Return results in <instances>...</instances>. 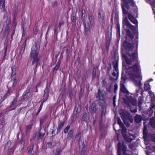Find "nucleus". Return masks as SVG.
<instances>
[{
    "mask_svg": "<svg viewBox=\"0 0 155 155\" xmlns=\"http://www.w3.org/2000/svg\"><path fill=\"white\" fill-rule=\"evenodd\" d=\"M126 40L123 43L122 49H124L128 57L123 53H122V56L127 64L131 65L133 63L135 64V63H138L137 49L135 50L134 49V42H136L138 44L137 37L134 39V34L129 29H126Z\"/></svg>",
    "mask_w": 155,
    "mask_h": 155,
    "instance_id": "obj_1",
    "label": "nucleus"
},
{
    "mask_svg": "<svg viewBox=\"0 0 155 155\" xmlns=\"http://www.w3.org/2000/svg\"><path fill=\"white\" fill-rule=\"evenodd\" d=\"M41 85V82H40L38 83V84L37 85L36 87H40Z\"/></svg>",
    "mask_w": 155,
    "mask_h": 155,
    "instance_id": "obj_64",
    "label": "nucleus"
},
{
    "mask_svg": "<svg viewBox=\"0 0 155 155\" xmlns=\"http://www.w3.org/2000/svg\"><path fill=\"white\" fill-rule=\"evenodd\" d=\"M33 123V121L32 120H31L30 122V124L27 126L26 127L25 131L26 135L30 133V130H31L32 128V126Z\"/></svg>",
    "mask_w": 155,
    "mask_h": 155,
    "instance_id": "obj_13",
    "label": "nucleus"
},
{
    "mask_svg": "<svg viewBox=\"0 0 155 155\" xmlns=\"http://www.w3.org/2000/svg\"><path fill=\"white\" fill-rule=\"evenodd\" d=\"M10 30V28L9 27H8V26H7L6 27L5 31H8V32H9Z\"/></svg>",
    "mask_w": 155,
    "mask_h": 155,
    "instance_id": "obj_60",
    "label": "nucleus"
},
{
    "mask_svg": "<svg viewBox=\"0 0 155 155\" xmlns=\"http://www.w3.org/2000/svg\"><path fill=\"white\" fill-rule=\"evenodd\" d=\"M117 123L119 125L120 127H122V126H124L119 118H118L117 119Z\"/></svg>",
    "mask_w": 155,
    "mask_h": 155,
    "instance_id": "obj_45",
    "label": "nucleus"
},
{
    "mask_svg": "<svg viewBox=\"0 0 155 155\" xmlns=\"http://www.w3.org/2000/svg\"><path fill=\"white\" fill-rule=\"evenodd\" d=\"M17 22L16 21V18L15 19L14 18H13L12 25H13V26L15 28V27L17 25Z\"/></svg>",
    "mask_w": 155,
    "mask_h": 155,
    "instance_id": "obj_47",
    "label": "nucleus"
},
{
    "mask_svg": "<svg viewBox=\"0 0 155 155\" xmlns=\"http://www.w3.org/2000/svg\"><path fill=\"white\" fill-rule=\"evenodd\" d=\"M64 121H61L60 122V123L58 124V129L57 130L58 133H59L60 132L61 130L64 126Z\"/></svg>",
    "mask_w": 155,
    "mask_h": 155,
    "instance_id": "obj_20",
    "label": "nucleus"
},
{
    "mask_svg": "<svg viewBox=\"0 0 155 155\" xmlns=\"http://www.w3.org/2000/svg\"><path fill=\"white\" fill-rule=\"evenodd\" d=\"M38 50L37 45L36 43L34 44L31 48V51L29 58H30L29 62L31 61V59H32V65H34L36 62L35 68L34 70V74H35L37 72V69L39 66H41V62L40 60L38 58Z\"/></svg>",
    "mask_w": 155,
    "mask_h": 155,
    "instance_id": "obj_5",
    "label": "nucleus"
},
{
    "mask_svg": "<svg viewBox=\"0 0 155 155\" xmlns=\"http://www.w3.org/2000/svg\"><path fill=\"white\" fill-rule=\"evenodd\" d=\"M13 18H14L15 19L16 18V17L18 13V11H13Z\"/></svg>",
    "mask_w": 155,
    "mask_h": 155,
    "instance_id": "obj_48",
    "label": "nucleus"
},
{
    "mask_svg": "<svg viewBox=\"0 0 155 155\" xmlns=\"http://www.w3.org/2000/svg\"><path fill=\"white\" fill-rule=\"evenodd\" d=\"M140 66L138 63H135L134 65L129 67V74L134 77V83L137 86L140 87L142 84L141 80L142 77L137 74V72L139 70Z\"/></svg>",
    "mask_w": 155,
    "mask_h": 155,
    "instance_id": "obj_4",
    "label": "nucleus"
},
{
    "mask_svg": "<svg viewBox=\"0 0 155 155\" xmlns=\"http://www.w3.org/2000/svg\"><path fill=\"white\" fill-rule=\"evenodd\" d=\"M83 95V92H80L79 93V98H81L82 97Z\"/></svg>",
    "mask_w": 155,
    "mask_h": 155,
    "instance_id": "obj_56",
    "label": "nucleus"
},
{
    "mask_svg": "<svg viewBox=\"0 0 155 155\" xmlns=\"http://www.w3.org/2000/svg\"><path fill=\"white\" fill-rule=\"evenodd\" d=\"M81 120L83 121H86L88 119V117L86 112H84L81 118Z\"/></svg>",
    "mask_w": 155,
    "mask_h": 155,
    "instance_id": "obj_30",
    "label": "nucleus"
},
{
    "mask_svg": "<svg viewBox=\"0 0 155 155\" xmlns=\"http://www.w3.org/2000/svg\"><path fill=\"white\" fill-rule=\"evenodd\" d=\"M122 2L123 4H121V7L124 16L127 15L128 17L129 15L131 14L126 10L125 7L131 12H133L136 13L137 12V7L133 0H122Z\"/></svg>",
    "mask_w": 155,
    "mask_h": 155,
    "instance_id": "obj_3",
    "label": "nucleus"
},
{
    "mask_svg": "<svg viewBox=\"0 0 155 155\" xmlns=\"http://www.w3.org/2000/svg\"><path fill=\"white\" fill-rule=\"evenodd\" d=\"M15 28L14 29L13 32L11 34V38L12 39L13 38V36L14 35L15 32Z\"/></svg>",
    "mask_w": 155,
    "mask_h": 155,
    "instance_id": "obj_61",
    "label": "nucleus"
},
{
    "mask_svg": "<svg viewBox=\"0 0 155 155\" xmlns=\"http://www.w3.org/2000/svg\"><path fill=\"white\" fill-rule=\"evenodd\" d=\"M10 90L8 89L7 93L5 94V95L4 96V97H5L6 96H7L8 95H9L10 94Z\"/></svg>",
    "mask_w": 155,
    "mask_h": 155,
    "instance_id": "obj_59",
    "label": "nucleus"
},
{
    "mask_svg": "<svg viewBox=\"0 0 155 155\" xmlns=\"http://www.w3.org/2000/svg\"><path fill=\"white\" fill-rule=\"evenodd\" d=\"M120 97L123 100L124 103L127 106H136L137 101L127 90L124 84L120 83Z\"/></svg>",
    "mask_w": 155,
    "mask_h": 155,
    "instance_id": "obj_2",
    "label": "nucleus"
},
{
    "mask_svg": "<svg viewBox=\"0 0 155 155\" xmlns=\"http://www.w3.org/2000/svg\"><path fill=\"white\" fill-rule=\"evenodd\" d=\"M121 143H118L117 144L118 146V150L117 153L118 155H121L120 153V147H121Z\"/></svg>",
    "mask_w": 155,
    "mask_h": 155,
    "instance_id": "obj_36",
    "label": "nucleus"
},
{
    "mask_svg": "<svg viewBox=\"0 0 155 155\" xmlns=\"http://www.w3.org/2000/svg\"><path fill=\"white\" fill-rule=\"evenodd\" d=\"M98 18L99 21L100 23H102L104 21V13L103 10L100 9L99 10L98 13Z\"/></svg>",
    "mask_w": 155,
    "mask_h": 155,
    "instance_id": "obj_9",
    "label": "nucleus"
},
{
    "mask_svg": "<svg viewBox=\"0 0 155 155\" xmlns=\"http://www.w3.org/2000/svg\"><path fill=\"white\" fill-rule=\"evenodd\" d=\"M70 125H68L64 129V133L66 134L68 133V131L70 128Z\"/></svg>",
    "mask_w": 155,
    "mask_h": 155,
    "instance_id": "obj_43",
    "label": "nucleus"
},
{
    "mask_svg": "<svg viewBox=\"0 0 155 155\" xmlns=\"http://www.w3.org/2000/svg\"><path fill=\"white\" fill-rule=\"evenodd\" d=\"M81 110V107L79 104H76L75 106L74 112L75 111L76 113L74 114L73 117H78L79 116Z\"/></svg>",
    "mask_w": 155,
    "mask_h": 155,
    "instance_id": "obj_12",
    "label": "nucleus"
},
{
    "mask_svg": "<svg viewBox=\"0 0 155 155\" xmlns=\"http://www.w3.org/2000/svg\"><path fill=\"white\" fill-rule=\"evenodd\" d=\"M78 143L79 148L85 147L84 145V141L83 139L78 140Z\"/></svg>",
    "mask_w": 155,
    "mask_h": 155,
    "instance_id": "obj_33",
    "label": "nucleus"
},
{
    "mask_svg": "<svg viewBox=\"0 0 155 155\" xmlns=\"http://www.w3.org/2000/svg\"><path fill=\"white\" fill-rule=\"evenodd\" d=\"M102 86L103 87H107V82L105 80H103L102 81Z\"/></svg>",
    "mask_w": 155,
    "mask_h": 155,
    "instance_id": "obj_46",
    "label": "nucleus"
},
{
    "mask_svg": "<svg viewBox=\"0 0 155 155\" xmlns=\"http://www.w3.org/2000/svg\"><path fill=\"white\" fill-rule=\"evenodd\" d=\"M88 19L90 22L91 26H93L94 23L93 16L92 15H89Z\"/></svg>",
    "mask_w": 155,
    "mask_h": 155,
    "instance_id": "obj_22",
    "label": "nucleus"
},
{
    "mask_svg": "<svg viewBox=\"0 0 155 155\" xmlns=\"http://www.w3.org/2000/svg\"><path fill=\"white\" fill-rule=\"evenodd\" d=\"M94 97L98 99L99 101V104L102 109H104L107 106V104L105 101V98L104 95L100 88L98 89L97 92L95 93Z\"/></svg>",
    "mask_w": 155,
    "mask_h": 155,
    "instance_id": "obj_7",
    "label": "nucleus"
},
{
    "mask_svg": "<svg viewBox=\"0 0 155 155\" xmlns=\"http://www.w3.org/2000/svg\"><path fill=\"white\" fill-rule=\"evenodd\" d=\"M59 4V2L55 1L52 3V6L54 7H57Z\"/></svg>",
    "mask_w": 155,
    "mask_h": 155,
    "instance_id": "obj_42",
    "label": "nucleus"
},
{
    "mask_svg": "<svg viewBox=\"0 0 155 155\" xmlns=\"http://www.w3.org/2000/svg\"><path fill=\"white\" fill-rule=\"evenodd\" d=\"M69 51L68 50V49H67L66 51V53L67 54V56L68 57L69 55Z\"/></svg>",
    "mask_w": 155,
    "mask_h": 155,
    "instance_id": "obj_63",
    "label": "nucleus"
},
{
    "mask_svg": "<svg viewBox=\"0 0 155 155\" xmlns=\"http://www.w3.org/2000/svg\"><path fill=\"white\" fill-rule=\"evenodd\" d=\"M34 147V145H32L30 147H28L27 148V150L28 153H31L32 152L33 150V148Z\"/></svg>",
    "mask_w": 155,
    "mask_h": 155,
    "instance_id": "obj_41",
    "label": "nucleus"
},
{
    "mask_svg": "<svg viewBox=\"0 0 155 155\" xmlns=\"http://www.w3.org/2000/svg\"><path fill=\"white\" fill-rule=\"evenodd\" d=\"M38 139L39 140L40 138L43 137L44 136L45 133L44 130L39 129L38 133Z\"/></svg>",
    "mask_w": 155,
    "mask_h": 155,
    "instance_id": "obj_16",
    "label": "nucleus"
},
{
    "mask_svg": "<svg viewBox=\"0 0 155 155\" xmlns=\"http://www.w3.org/2000/svg\"><path fill=\"white\" fill-rule=\"evenodd\" d=\"M5 0H0V8H2L3 10L5 8Z\"/></svg>",
    "mask_w": 155,
    "mask_h": 155,
    "instance_id": "obj_35",
    "label": "nucleus"
},
{
    "mask_svg": "<svg viewBox=\"0 0 155 155\" xmlns=\"http://www.w3.org/2000/svg\"><path fill=\"white\" fill-rule=\"evenodd\" d=\"M110 40L109 39L107 40L106 41V48L107 50V51L109 50V46L110 45Z\"/></svg>",
    "mask_w": 155,
    "mask_h": 155,
    "instance_id": "obj_38",
    "label": "nucleus"
},
{
    "mask_svg": "<svg viewBox=\"0 0 155 155\" xmlns=\"http://www.w3.org/2000/svg\"><path fill=\"white\" fill-rule=\"evenodd\" d=\"M81 20L83 22H84L86 20L87 15L85 13V11H82V15L81 16Z\"/></svg>",
    "mask_w": 155,
    "mask_h": 155,
    "instance_id": "obj_26",
    "label": "nucleus"
},
{
    "mask_svg": "<svg viewBox=\"0 0 155 155\" xmlns=\"http://www.w3.org/2000/svg\"><path fill=\"white\" fill-rule=\"evenodd\" d=\"M138 106L139 107H141V105L142 104V100L140 98H139L138 99Z\"/></svg>",
    "mask_w": 155,
    "mask_h": 155,
    "instance_id": "obj_49",
    "label": "nucleus"
},
{
    "mask_svg": "<svg viewBox=\"0 0 155 155\" xmlns=\"http://www.w3.org/2000/svg\"><path fill=\"white\" fill-rule=\"evenodd\" d=\"M61 63V61L59 60L58 61L57 63L56 64L55 67L53 68L52 72L53 73L54 72L55 70L56 71L60 67Z\"/></svg>",
    "mask_w": 155,
    "mask_h": 155,
    "instance_id": "obj_24",
    "label": "nucleus"
},
{
    "mask_svg": "<svg viewBox=\"0 0 155 155\" xmlns=\"http://www.w3.org/2000/svg\"><path fill=\"white\" fill-rule=\"evenodd\" d=\"M112 63L113 64L114 68L115 71L117 72L118 71V61L114 59Z\"/></svg>",
    "mask_w": 155,
    "mask_h": 155,
    "instance_id": "obj_18",
    "label": "nucleus"
},
{
    "mask_svg": "<svg viewBox=\"0 0 155 155\" xmlns=\"http://www.w3.org/2000/svg\"><path fill=\"white\" fill-rule=\"evenodd\" d=\"M122 128L121 133L123 136H124L126 135L127 133V129L124 126H122L120 127Z\"/></svg>",
    "mask_w": 155,
    "mask_h": 155,
    "instance_id": "obj_31",
    "label": "nucleus"
},
{
    "mask_svg": "<svg viewBox=\"0 0 155 155\" xmlns=\"http://www.w3.org/2000/svg\"><path fill=\"white\" fill-rule=\"evenodd\" d=\"M26 45V41L25 40V42L22 45V47L21 49L20 50L19 53L20 54H22L24 52L25 50V48Z\"/></svg>",
    "mask_w": 155,
    "mask_h": 155,
    "instance_id": "obj_28",
    "label": "nucleus"
},
{
    "mask_svg": "<svg viewBox=\"0 0 155 155\" xmlns=\"http://www.w3.org/2000/svg\"><path fill=\"white\" fill-rule=\"evenodd\" d=\"M17 100H18L17 98V97H15V98L11 102L10 105L9 107H7V109L10 108H11V107H12V106H13L17 102Z\"/></svg>",
    "mask_w": 155,
    "mask_h": 155,
    "instance_id": "obj_29",
    "label": "nucleus"
},
{
    "mask_svg": "<svg viewBox=\"0 0 155 155\" xmlns=\"http://www.w3.org/2000/svg\"><path fill=\"white\" fill-rule=\"evenodd\" d=\"M123 137L124 140L126 141L131 142L133 140V139H132L130 137L128 136H127V135L123 136Z\"/></svg>",
    "mask_w": 155,
    "mask_h": 155,
    "instance_id": "obj_34",
    "label": "nucleus"
},
{
    "mask_svg": "<svg viewBox=\"0 0 155 155\" xmlns=\"http://www.w3.org/2000/svg\"><path fill=\"white\" fill-rule=\"evenodd\" d=\"M123 23L124 26H126L131 30L135 31L137 26L138 22L133 15L129 14L128 17L126 16L123 19Z\"/></svg>",
    "mask_w": 155,
    "mask_h": 155,
    "instance_id": "obj_6",
    "label": "nucleus"
},
{
    "mask_svg": "<svg viewBox=\"0 0 155 155\" xmlns=\"http://www.w3.org/2000/svg\"><path fill=\"white\" fill-rule=\"evenodd\" d=\"M30 92V89L29 88L27 89L24 93L22 97L23 99L26 98L28 96V94Z\"/></svg>",
    "mask_w": 155,
    "mask_h": 155,
    "instance_id": "obj_25",
    "label": "nucleus"
},
{
    "mask_svg": "<svg viewBox=\"0 0 155 155\" xmlns=\"http://www.w3.org/2000/svg\"><path fill=\"white\" fill-rule=\"evenodd\" d=\"M9 32L8 31H5V33L4 34V37L5 38H6L8 36L9 34Z\"/></svg>",
    "mask_w": 155,
    "mask_h": 155,
    "instance_id": "obj_53",
    "label": "nucleus"
},
{
    "mask_svg": "<svg viewBox=\"0 0 155 155\" xmlns=\"http://www.w3.org/2000/svg\"><path fill=\"white\" fill-rule=\"evenodd\" d=\"M15 149V147L14 146L9 148L8 150V155H13Z\"/></svg>",
    "mask_w": 155,
    "mask_h": 155,
    "instance_id": "obj_23",
    "label": "nucleus"
},
{
    "mask_svg": "<svg viewBox=\"0 0 155 155\" xmlns=\"http://www.w3.org/2000/svg\"><path fill=\"white\" fill-rule=\"evenodd\" d=\"M12 72L11 74V77L12 78L15 77L16 74V67H14L12 69Z\"/></svg>",
    "mask_w": 155,
    "mask_h": 155,
    "instance_id": "obj_32",
    "label": "nucleus"
},
{
    "mask_svg": "<svg viewBox=\"0 0 155 155\" xmlns=\"http://www.w3.org/2000/svg\"><path fill=\"white\" fill-rule=\"evenodd\" d=\"M13 11H18V5L15 4L14 5Z\"/></svg>",
    "mask_w": 155,
    "mask_h": 155,
    "instance_id": "obj_52",
    "label": "nucleus"
},
{
    "mask_svg": "<svg viewBox=\"0 0 155 155\" xmlns=\"http://www.w3.org/2000/svg\"><path fill=\"white\" fill-rule=\"evenodd\" d=\"M74 130L73 129H71L68 132L67 135V138L70 140L74 136Z\"/></svg>",
    "mask_w": 155,
    "mask_h": 155,
    "instance_id": "obj_14",
    "label": "nucleus"
},
{
    "mask_svg": "<svg viewBox=\"0 0 155 155\" xmlns=\"http://www.w3.org/2000/svg\"><path fill=\"white\" fill-rule=\"evenodd\" d=\"M97 105L95 103H91L89 107V111L91 114H94L97 110Z\"/></svg>",
    "mask_w": 155,
    "mask_h": 155,
    "instance_id": "obj_11",
    "label": "nucleus"
},
{
    "mask_svg": "<svg viewBox=\"0 0 155 155\" xmlns=\"http://www.w3.org/2000/svg\"><path fill=\"white\" fill-rule=\"evenodd\" d=\"M111 69V65L110 64H109V66L107 68V70L109 71Z\"/></svg>",
    "mask_w": 155,
    "mask_h": 155,
    "instance_id": "obj_58",
    "label": "nucleus"
},
{
    "mask_svg": "<svg viewBox=\"0 0 155 155\" xmlns=\"http://www.w3.org/2000/svg\"><path fill=\"white\" fill-rule=\"evenodd\" d=\"M48 116L47 115H45L44 116L41 117L40 118V124L41 126V125L43 124V123L46 120Z\"/></svg>",
    "mask_w": 155,
    "mask_h": 155,
    "instance_id": "obj_21",
    "label": "nucleus"
},
{
    "mask_svg": "<svg viewBox=\"0 0 155 155\" xmlns=\"http://www.w3.org/2000/svg\"><path fill=\"white\" fill-rule=\"evenodd\" d=\"M33 31L34 34L36 35L38 32V28L36 26H35L33 29Z\"/></svg>",
    "mask_w": 155,
    "mask_h": 155,
    "instance_id": "obj_44",
    "label": "nucleus"
},
{
    "mask_svg": "<svg viewBox=\"0 0 155 155\" xmlns=\"http://www.w3.org/2000/svg\"><path fill=\"white\" fill-rule=\"evenodd\" d=\"M85 34L88 35L90 33V28L91 27L88 22H83Z\"/></svg>",
    "mask_w": 155,
    "mask_h": 155,
    "instance_id": "obj_10",
    "label": "nucleus"
},
{
    "mask_svg": "<svg viewBox=\"0 0 155 155\" xmlns=\"http://www.w3.org/2000/svg\"><path fill=\"white\" fill-rule=\"evenodd\" d=\"M144 88L145 90L147 91L150 89V86L149 84L147 83L144 84Z\"/></svg>",
    "mask_w": 155,
    "mask_h": 155,
    "instance_id": "obj_40",
    "label": "nucleus"
},
{
    "mask_svg": "<svg viewBox=\"0 0 155 155\" xmlns=\"http://www.w3.org/2000/svg\"><path fill=\"white\" fill-rule=\"evenodd\" d=\"M118 89V85L117 83L114 84V93H116Z\"/></svg>",
    "mask_w": 155,
    "mask_h": 155,
    "instance_id": "obj_50",
    "label": "nucleus"
},
{
    "mask_svg": "<svg viewBox=\"0 0 155 155\" xmlns=\"http://www.w3.org/2000/svg\"><path fill=\"white\" fill-rule=\"evenodd\" d=\"M121 149L123 152V155H129V154L126 153L127 150V147L124 145V143H123L122 145H121H121L120 150H121ZM120 153H121V152Z\"/></svg>",
    "mask_w": 155,
    "mask_h": 155,
    "instance_id": "obj_19",
    "label": "nucleus"
},
{
    "mask_svg": "<svg viewBox=\"0 0 155 155\" xmlns=\"http://www.w3.org/2000/svg\"><path fill=\"white\" fill-rule=\"evenodd\" d=\"M22 36H24L25 34V29L23 26L22 27Z\"/></svg>",
    "mask_w": 155,
    "mask_h": 155,
    "instance_id": "obj_55",
    "label": "nucleus"
},
{
    "mask_svg": "<svg viewBox=\"0 0 155 155\" xmlns=\"http://www.w3.org/2000/svg\"><path fill=\"white\" fill-rule=\"evenodd\" d=\"M50 85H48L47 84L46 85V87L44 91V94L43 95V101L41 103L40 106L42 107L43 103L47 101L49 96V91Z\"/></svg>",
    "mask_w": 155,
    "mask_h": 155,
    "instance_id": "obj_8",
    "label": "nucleus"
},
{
    "mask_svg": "<svg viewBox=\"0 0 155 155\" xmlns=\"http://www.w3.org/2000/svg\"><path fill=\"white\" fill-rule=\"evenodd\" d=\"M79 149L81 155H86L87 154V149L85 147L79 148Z\"/></svg>",
    "mask_w": 155,
    "mask_h": 155,
    "instance_id": "obj_15",
    "label": "nucleus"
},
{
    "mask_svg": "<svg viewBox=\"0 0 155 155\" xmlns=\"http://www.w3.org/2000/svg\"><path fill=\"white\" fill-rule=\"evenodd\" d=\"M95 75H96L95 71H94V70L93 71V72L92 73V77L93 78L95 77Z\"/></svg>",
    "mask_w": 155,
    "mask_h": 155,
    "instance_id": "obj_57",
    "label": "nucleus"
},
{
    "mask_svg": "<svg viewBox=\"0 0 155 155\" xmlns=\"http://www.w3.org/2000/svg\"><path fill=\"white\" fill-rule=\"evenodd\" d=\"M150 123L152 127L155 128V118L154 117H153L150 119Z\"/></svg>",
    "mask_w": 155,
    "mask_h": 155,
    "instance_id": "obj_27",
    "label": "nucleus"
},
{
    "mask_svg": "<svg viewBox=\"0 0 155 155\" xmlns=\"http://www.w3.org/2000/svg\"><path fill=\"white\" fill-rule=\"evenodd\" d=\"M134 121L137 123H139L141 122L142 120L141 117L139 115H136L134 117Z\"/></svg>",
    "mask_w": 155,
    "mask_h": 155,
    "instance_id": "obj_17",
    "label": "nucleus"
},
{
    "mask_svg": "<svg viewBox=\"0 0 155 155\" xmlns=\"http://www.w3.org/2000/svg\"><path fill=\"white\" fill-rule=\"evenodd\" d=\"M13 79V86L14 87H15L16 85L17 84V80L15 79V77L14 78H12Z\"/></svg>",
    "mask_w": 155,
    "mask_h": 155,
    "instance_id": "obj_51",
    "label": "nucleus"
},
{
    "mask_svg": "<svg viewBox=\"0 0 155 155\" xmlns=\"http://www.w3.org/2000/svg\"><path fill=\"white\" fill-rule=\"evenodd\" d=\"M75 138L77 140H79L82 139L81 138V133H78L76 135Z\"/></svg>",
    "mask_w": 155,
    "mask_h": 155,
    "instance_id": "obj_37",
    "label": "nucleus"
},
{
    "mask_svg": "<svg viewBox=\"0 0 155 155\" xmlns=\"http://www.w3.org/2000/svg\"><path fill=\"white\" fill-rule=\"evenodd\" d=\"M75 18H76V17L75 16H72L71 17V20L72 21H75Z\"/></svg>",
    "mask_w": 155,
    "mask_h": 155,
    "instance_id": "obj_62",
    "label": "nucleus"
},
{
    "mask_svg": "<svg viewBox=\"0 0 155 155\" xmlns=\"http://www.w3.org/2000/svg\"><path fill=\"white\" fill-rule=\"evenodd\" d=\"M111 85H109V86L106 88L107 91L109 92H110L111 91Z\"/></svg>",
    "mask_w": 155,
    "mask_h": 155,
    "instance_id": "obj_54",
    "label": "nucleus"
},
{
    "mask_svg": "<svg viewBox=\"0 0 155 155\" xmlns=\"http://www.w3.org/2000/svg\"><path fill=\"white\" fill-rule=\"evenodd\" d=\"M12 141L10 140H8V141L6 144L5 145V146L4 147V149H5V148L7 147H9L12 144Z\"/></svg>",
    "mask_w": 155,
    "mask_h": 155,
    "instance_id": "obj_39",
    "label": "nucleus"
}]
</instances>
